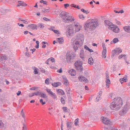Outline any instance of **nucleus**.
<instances>
[{
    "label": "nucleus",
    "instance_id": "f704fd0d",
    "mask_svg": "<svg viewBox=\"0 0 130 130\" xmlns=\"http://www.w3.org/2000/svg\"><path fill=\"white\" fill-rule=\"evenodd\" d=\"M81 11L86 14H88L89 13V11L88 10H85L84 9H82Z\"/></svg>",
    "mask_w": 130,
    "mask_h": 130
},
{
    "label": "nucleus",
    "instance_id": "680f3d73",
    "mask_svg": "<svg viewBox=\"0 0 130 130\" xmlns=\"http://www.w3.org/2000/svg\"><path fill=\"white\" fill-rule=\"evenodd\" d=\"M57 72L58 73H61L62 72V68H60L59 69H58L57 70Z\"/></svg>",
    "mask_w": 130,
    "mask_h": 130
},
{
    "label": "nucleus",
    "instance_id": "49530a36",
    "mask_svg": "<svg viewBox=\"0 0 130 130\" xmlns=\"http://www.w3.org/2000/svg\"><path fill=\"white\" fill-rule=\"evenodd\" d=\"M126 110L125 109H123L122 111L123 114L122 113V112H121L120 113V114L121 115H123V114L126 113Z\"/></svg>",
    "mask_w": 130,
    "mask_h": 130
},
{
    "label": "nucleus",
    "instance_id": "e433bc0d",
    "mask_svg": "<svg viewBox=\"0 0 130 130\" xmlns=\"http://www.w3.org/2000/svg\"><path fill=\"white\" fill-rule=\"evenodd\" d=\"M118 41V39L117 38H115L111 42V43L112 44V42H113L114 43H116Z\"/></svg>",
    "mask_w": 130,
    "mask_h": 130
},
{
    "label": "nucleus",
    "instance_id": "ddd939ff",
    "mask_svg": "<svg viewBox=\"0 0 130 130\" xmlns=\"http://www.w3.org/2000/svg\"><path fill=\"white\" fill-rule=\"evenodd\" d=\"M68 13L67 12L65 11H62L60 13L59 16L60 18H61L62 20L63 21L64 18H65L66 15H67V14Z\"/></svg>",
    "mask_w": 130,
    "mask_h": 130
},
{
    "label": "nucleus",
    "instance_id": "4468645a",
    "mask_svg": "<svg viewBox=\"0 0 130 130\" xmlns=\"http://www.w3.org/2000/svg\"><path fill=\"white\" fill-rule=\"evenodd\" d=\"M55 60L54 58L51 57L49 58L46 62V63L47 64H51L52 63L54 62Z\"/></svg>",
    "mask_w": 130,
    "mask_h": 130
},
{
    "label": "nucleus",
    "instance_id": "bb28decb",
    "mask_svg": "<svg viewBox=\"0 0 130 130\" xmlns=\"http://www.w3.org/2000/svg\"><path fill=\"white\" fill-rule=\"evenodd\" d=\"M94 60L92 57L89 58L88 60V62L90 65H92L94 63Z\"/></svg>",
    "mask_w": 130,
    "mask_h": 130
},
{
    "label": "nucleus",
    "instance_id": "412c9836",
    "mask_svg": "<svg viewBox=\"0 0 130 130\" xmlns=\"http://www.w3.org/2000/svg\"><path fill=\"white\" fill-rule=\"evenodd\" d=\"M80 58L83 60L85 58L84 52L83 50H82L80 52Z\"/></svg>",
    "mask_w": 130,
    "mask_h": 130
},
{
    "label": "nucleus",
    "instance_id": "13d9d810",
    "mask_svg": "<svg viewBox=\"0 0 130 130\" xmlns=\"http://www.w3.org/2000/svg\"><path fill=\"white\" fill-rule=\"evenodd\" d=\"M126 56L125 55H120L119 57L118 58H119L120 59L122 58V57H125V56Z\"/></svg>",
    "mask_w": 130,
    "mask_h": 130
},
{
    "label": "nucleus",
    "instance_id": "5701e85b",
    "mask_svg": "<svg viewBox=\"0 0 130 130\" xmlns=\"http://www.w3.org/2000/svg\"><path fill=\"white\" fill-rule=\"evenodd\" d=\"M66 58L68 62L70 63L71 62L72 59V57H71L70 55H68L67 54Z\"/></svg>",
    "mask_w": 130,
    "mask_h": 130
},
{
    "label": "nucleus",
    "instance_id": "f3484780",
    "mask_svg": "<svg viewBox=\"0 0 130 130\" xmlns=\"http://www.w3.org/2000/svg\"><path fill=\"white\" fill-rule=\"evenodd\" d=\"M122 50L119 48H117L112 51V52L115 53L119 54L122 52Z\"/></svg>",
    "mask_w": 130,
    "mask_h": 130
},
{
    "label": "nucleus",
    "instance_id": "69168bd1",
    "mask_svg": "<svg viewBox=\"0 0 130 130\" xmlns=\"http://www.w3.org/2000/svg\"><path fill=\"white\" fill-rule=\"evenodd\" d=\"M116 23L118 25H121V22L120 21H116Z\"/></svg>",
    "mask_w": 130,
    "mask_h": 130
},
{
    "label": "nucleus",
    "instance_id": "052dcab7",
    "mask_svg": "<svg viewBox=\"0 0 130 130\" xmlns=\"http://www.w3.org/2000/svg\"><path fill=\"white\" fill-rule=\"evenodd\" d=\"M84 48L85 49L88 51L89 49V47H88L87 45H85L84 46Z\"/></svg>",
    "mask_w": 130,
    "mask_h": 130
},
{
    "label": "nucleus",
    "instance_id": "9d476101",
    "mask_svg": "<svg viewBox=\"0 0 130 130\" xmlns=\"http://www.w3.org/2000/svg\"><path fill=\"white\" fill-rule=\"evenodd\" d=\"M106 86L107 88L109 87V84H110V81L109 78V76L108 73L106 72Z\"/></svg>",
    "mask_w": 130,
    "mask_h": 130
},
{
    "label": "nucleus",
    "instance_id": "a18cd8bd",
    "mask_svg": "<svg viewBox=\"0 0 130 130\" xmlns=\"http://www.w3.org/2000/svg\"><path fill=\"white\" fill-rule=\"evenodd\" d=\"M40 103L42 105H43L46 103L45 101L43 102V100L42 99H41L40 100Z\"/></svg>",
    "mask_w": 130,
    "mask_h": 130
},
{
    "label": "nucleus",
    "instance_id": "e2e57ef3",
    "mask_svg": "<svg viewBox=\"0 0 130 130\" xmlns=\"http://www.w3.org/2000/svg\"><path fill=\"white\" fill-rule=\"evenodd\" d=\"M34 95H34V93H31L29 95V96L30 97H32L33 96H34Z\"/></svg>",
    "mask_w": 130,
    "mask_h": 130
},
{
    "label": "nucleus",
    "instance_id": "58836bf2",
    "mask_svg": "<svg viewBox=\"0 0 130 130\" xmlns=\"http://www.w3.org/2000/svg\"><path fill=\"white\" fill-rule=\"evenodd\" d=\"M50 95L54 99H55L57 97L55 94L53 92Z\"/></svg>",
    "mask_w": 130,
    "mask_h": 130
},
{
    "label": "nucleus",
    "instance_id": "dca6fc26",
    "mask_svg": "<svg viewBox=\"0 0 130 130\" xmlns=\"http://www.w3.org/2000/svg\"><path fill=\"white\" fill-rule=\"evenodd\" d=\"M28 27L29 29H31L32 30L36 29L37 28V25L34 24L28 25Z\"/></svg>",
    "mask_w": 130,
    "mask_h": 130
},
{
    "label": "nucleus",
    "instance_id": "f8f14e48",
    "mask_svg": "<svg viewBox=\"0 0 130 130\" xmlns=\"http://www.w3.org/2000/svg\"><path fill=\"white\" fill-rule=\"evenodd\" d=\"M78 79L80 81L83 82L85 83H86L88 81L87 79L83 76H79L78 77Z\"/></svg>",
    "mask_w": 130,
    "mask_h": 130
},
{
    "label": "nucleus",
    "instance_id": "7ed1b4c3",
    "mask_svg": "<svg viewBox=\"0 0 130 130\" xmlns=\"http://www.w3.org/2000/svg\"><path fill=\"white\" fill-rule=\"evenodd\" d=\"M99 25V24L98 21L92 19L88 23L85 24L84 28L86 30H88V29L92 30L94 29Z\"/></svg>",
    "mask_w": 130,
    "mask_h": 130
},
{
    "label": "nucleus",
    "instance_id": "9b49d317",
    "mask_svg": "<svg viewBox=\"0 0 130 130\" xmlns=\"http://www.w3.org/2000/svg\"><path fill=\"white\" fill-rule=\"evenodd\" d=\"M102 46L103 50L102 57L103 58H105L106 57V53L107 52V50L106 47H105L104 43H102Z\"/></svg>",
    "mask_w": 130,
    "mask_h": 130
},
{
    "label": "nucleus",
    "instance_id": "20e7f679",
    "mask_svg": "<svg viewBox=\"0 0 130 130\" xmlns=\"http://www.w3.org/2000/svg\"><path fill=\"white\" fill-rule=\"evenodd\" d=\"M67 32L70 36H72L73 34L75 32L74 30V27L72 25H69L67 27Z\"/></svg>",
    "mask_w": 130,
    "mask_h": 130
},
{
    "label": "nucleus",
    "instance_id": "aec40b11",
    "mask_svg": "<svg viewBox=\"0 0 130 130\" xmlns=\"http://www.w3.org/2000/svg\"><path fill=\"white\" fill-rule=\"evenodd\" d=\"M18 4L17 6H26L27 5V4L23 2L19 1L18 2Z\"/></svg>",
    "mask_w": 130,
    "mask_h": 130
},
{
    "label": "nucleus",
    "instance_id": "ea45409f",
    "mask_svg": "<svg viewBox=\"0 0 130 130\" xmlns=\"http://www.w3.org/2000/svg\"><path fill=\"white\" fill-rule=\"evenodd\" d=\"M79 18L82 20H83L85 19V17L83 14H80L79 15Z\"/></svg>",
    "mask_w": 130,
    "mask_h": 130
},
{
    "label": "nucleus",
    "instance_id": "0e129e2a",
    "mask_svg": "<svg viewBox=\"0 0 130 130\" xmlns=\"http://www.w3.org/2000/svg\"><path fill=\"white\" fill-rule=\"evenodd\" d=\"M21 93V92L20 91H18V92L16 94L17 95L19 96Z\"/></svg>",
    "mask_w": 130,
    "mask_h": 130
},
{
    "label": "nucleus",
    "instance_id": "de8ad7c7",
    "mask_svg": "<svg viewBox=\"0 0 130 130\" xmlns=\"http://www.w3.org/2000/svg\"><path fill=\"white\" fill-rule=\"evenodd\" d=\"M35 95L38 96L40 95L41 93L39 92L38 91L37 92L34 93Z\"/></svg>",
    "mask_w": 130,
    "mask_h": 130
},
{
    "label": "nucleus",
    "instance_id": "a211bd4d",
    "mask_svg": "<svg viewBox=\"0 0 130 130\" xmlns=\"http://www.w3.org/2000/svg\"><path fill=\"white\" fill-rule=\"evenodd\" d=\"M68 73L72 76H75L76 74L75 71L73 69H71L68 71Z\"/></svg>",
    "mask_w": 130,
    "mask_h": 130
},
{
    "label": "nucleus",
    "instance_id": "09e8293b",
    "mask_svg": "<svg viewBox=\"0 0 130 130\" xmlns=\"http://www.w3.org/2000/svg\"><path fill=\"white\" fill-rule=\"evenodd\" d=\"M42 12H48L49 11V9H44L42 10Z\"/></svg>",
    "mask_w": 130,
    "mask_h": 130
},
{
    "label": "nucleus",
    "instance_id": "79ce46f5",
    "mask_svg": "<svg viewBox=\"0 0 130 130\" xmlns=\"http://www.w3.org/2000/svg\"><path fill=\"white\" fill-rule=\"evenodd\" d=\"M47 43V42L43 41L42 42V47L43 48H44L45 47L46 45H44L45 44H46Z\"/></svg>",
    "mask_w": 130,
    "mask_h": 130
},
{
    "label": "nucleus",
    "instance_id": "1a4fd4ad",
    "mask_svg": "<svg viewBox=\"0 0 130 130\" xmlns=\"http://www.w3.org/2000/svg\"><path fill=\"white\" fill-rule=\"evenodd\" d=\"M104 22L105 25L106 26H108V28L109 29H110V28L114 26V24L112 23L109 21L106 20Z\"/></svg>",
    "mask_w": 130,
    "mask_h": 130
},
{
    "label": "nucleus",
    "instance_id": "4d7b16f0",
    "mask_svg": "<svg viewBox=\"0 0 130 130\" xmlns=\"http://www.w3.org/2000/svg\"><path fill=\"white\" fill-rule=\"evenodd\" d=\"M23 110L22 109L21 111V114L22 117L23 118L25 117V115L24 113L23 112Z\"/></svg>",
    "mask_w": 130,
    "mask_h": 130
},
{
    "label": "nucleus",
    "instance_id": "b1692460",
    "mask_svg": "<svg viewBox=\"0 0 130 130\" xmlns=\"http://www.w3.org/2000/svg\"><path fill=\"white\" fill-rule=\"evenodd\" d=\"M52 30L53 31L55 34H56L58 36H59L60 34V31L58 30L52 29Z\"/></svg>",
    "mask_w": 130,
    "mask_h": 130
},
{
    "label": "nucleus",
    "instance_id": "f03ea898",
    "mask_svg": "<svg viewBox=\"0 0 130 130\" xmlns=\"http://www.w3.org/2000/svg\"><path fill=\"white\" fill-rule=\"evenodd\" d=\"M79 36L80 37L76 39L73 43V48L76 51L77 50L79 46L82 44L84 39V37L83 36L79 35Z\"/></svg>",
    "mask_w": 130,
    "mask_h": 130
},
{
    "label": "nucleus",
    "instance_id": "c85d7f7f",
    "mask_svg": "<svg viewBox=\"0 0 130 130\" xmlns=\"http://www.w3.org/2000/svg\"><path fill=\"white\" fill-rule=\"evenodd\" d=\"M56 40L60 44H62L64 41V40L62 38H57Z\"/></svg>",
    "mask_w": 130,
    "mask_h": 130
},
{
    "label": "nucleus",
    "instance_id": "774afa93",
    "mask_svg": "<svg viewBox=\"0 0 130 130\" xmlns=\"http://www.w3.org/2000/svg\"><path fill=\"white\" fill-rule=\"evenodd\" d=\"M43 19L44 20H45L46 21H48L50 20L46 18H44Z\"/></svg>",
    "mask_w": 130,
    "mask_h": 130
},
{
    "label": "nucleus",
    "instance_id": "423d86ee",
    "mask_svg": "<svg viewBox=\"0 0 130 130\" xmlns=\"http://www.w3.org/2000/svg\"><path fill=\"white\" fill-rule=\"evenodd\" d=\"M75 20V19L74 17L70 15L68 13L66 17L64 18L63 21L65 22H73Z\"/></svg>",
    "mask_w": 130,
    "mask_h": 130
},
{
    "label": "nucleus",
    "instance_id": "393cba45",
    "mask_svg": "<svg viewBox=\"0 0 130 130\" xmlns=\"http://www.w3.org/2000/svg\"><path fill=\"white\" fill-rule=\"evenodd\" d=\"M124 30L127 32H130V27L129 26H125L123 27Z\"/></svg>",
    "mask_w": 130,
    "mask_h": 130
},
{
    "label": "nucleus",
    "instance_id": "8fccbe9b",
    "mask_svg": "<svg viewBox=\"0 0 130 130\" xmlns=\"http://www.w3.org/2000/svg\"><path fill=\"white\" fill-rule=\"evenodd\" d=\"M49 78H47L46 79L45 81V83L47 85H48L49 84Z\"/></svg>",
    "mask_w": 130,
    "mask_h": 130
},
{
    "label": "nucleus",
    "instance_id": "4be33fe9",
    "mask_svg": "<svg viewBox=\"0 0 130 130\" xmlns=\"http://www.w3.org/2000/svg\"><path fill=\"white\" fill-rule=\"evenodd\" d=\"M127 79L126 76H124L123 78H120L119 79V81L122 84L124 82H126L127 81Z\"/></svg>",
    "mask_w": 130,
    "mask_h": 130
},
{
    "label": "nucleus",
    "instance_id": "72a5a7b5",
    "mask_svg": "<svg viewBox=\"0 0 130 130\" xmlns=\"http://www.w3.org/2000/svg\"><path fill=\"white\" fill-rule=\"evenodd\" d=\"M67 125L68 128L69 129H70L72 127V123L71 122H68L67 124Z\"/></svg>",
    "mask_w": 130,
    "mask_h": 130
},
{
    "label": "nucleus",
    "instance_id": "473e14b6",
    "mask_svg": "<svg viewBox=\"0 0 130 130\" xmlns=\"http://www.w3.org/2000/svg\"><path fill=\"white\" fill-rule=\"evenodd\" d=\"M38 27L40 28H43L44 27V24L40 23L38 24Z\"/></svg>",
    "mask_w": 130,
    "mask_h": 130
},
{
    "label": "nucleus",
    "instance_id": "864d4df0",
    "mask_svg": "<svg viewBox=\"0 0 130 130\" xmlns=\"http://www.w3.org/2000/svg\"><path fill=\"white\" fill-rule=\"evenodd\" d=\"M64 6L65 8L67 9V7H69L70 6L69 4H64Z\"/></svg>",
    "mask_w": 130,
    "mask_h": 130
},
{
    "label": "nucleus",
    "instance_id": "0eeeda50",
    "mask_svg": "<svg viewBox=\"0 0 130 130\" xmlns=\"http://www.w3.org/2000/svg\"><path fill=\"white\" fill-rule=\"evenodd\" d=\"M82 65L83 63L80 61H77L75 63L76 69L82 71L83 70V68Z\"/></svg>",
    "mask_w": 130,
    "mask_h": 130
},
{
    "label": "nucleus",
    "instance_id": "4c0bfd02",
    "mask_svg": "<svg viewBox=\"0 0 130 130\" xmlns=\"http://www.w3.org/2000/svg\"><path fill=\"white\" fill-rule=\"evenodd\" d=\"M46 90L49 95H51L53 93L50 89H47Z\"/></svg>",
    "mask_w": 130,
    "mask_h": 130
},
{
    "label": "nucleus",
    "instance_id": "6e6d98bb",
    "mask_svg": "<svg viewBox=\"0 0 130 130\" xmlns=\"http://www.w3.org/2000/svg\"><path fill=\"white\" fill-rule=\"evenodd\" d=\"M61 103L63 104H64L65 103L64 100L63 98H61Z\"/></svg>",
    "mask_w": 130,
    "mask_h": 130
},
{
    "label": "nucleus",
    "instance_id": "a878e982",
    "mask_svg": "<svg viewBox=\"0 0 130 130\" xmlns=\"http://www.w3.org/2000/svg\"><path fill=\"white\" fill-rule=\"evenodd\" d=\"M61 84V83L60 82H57L52 83V85L54 87H57L59 86H60Z\"/></svg>",
    "mask_w": 130,
    "mask_h": 130
},
{
    "label": "nucleus",
    "instance_id": "7c9ffc66",
    "mask_svg": "<svg viewBox=\"0 0 130 130\" xmlns=\"http://www.w3.org/2000/svg\"><path fill=\"white\" fill-rule=\"evenodd\" d=\"M34 70V73L35 74H37L38 73V69L36 67H34L33 68Z\"/></svg>",
    "mask_w": 130,
    "mask_h": 130
},
{
    "label": "nucleus",
    "instance_id": "bf43d9fd",
    "mask_svg": "<svg viewBox=\"0 0 130 130\" xmlns=\"http://www.w3.org/2000/svg\"><path fill=\"white\" fill-rule=\"evenodd\" d=\"M71 6L72 7H74V8H78V7H76V5H75L74 4H72L71 5Z\"/></svg>",
    "mask_w": 130,
    "mask_h": 130
},
{
    "label": "nucleus",
    "instance_id": "6ab92c4d",
    "mask_svg": "<svg viewBox=\"0 0 130 130\" xmlns=\"http://www.w3.org/2000/svg\"><path fill=\"white\" fill-rule=\"evenodd\" d=\"M99 94L97 96L96 98V101L97 102H98V101L100 100L101 98V95L102 94V91H100L99 93Z\"/></svg>",
    "mask_w": 130,
    "mask_h": 130
},
{
    "label": "nucleus",
    "instance_id": "f257e3e1",
    "mask_svg": "<svg viewBox=\"0 0 130 130\" xmlns=\"http://www.w3.org/2000/svg\"><path fill=\"white\" fill-rule=\"evenodd\" d=\"M123 102L121 98L116 97L113 100V102L110 105V108L112 110H118L121 107Z\"/></svg>",
    "mask_w": 130,
    "mask_h": 130
},
{
    "label": "nucleus",
    "instance_id": "2eb2a0df",
    "mask_svg": "<svg viewBox=\"0 0 130 130\" xmlns=\"http://www.w3.org/2000/svg\"><path fill=\"white\" fill-rule=\"evenodd\" d=\"M110 30L116 33H118L119 31V29L116 25H114V26L112 27L110 29Z\"/></svg>",
    "mask_w": 130,
    "mask_h": 130
},
{
    "label": "nucleus",
    "instance_id": "c756f323",
    "mask_svg": "<svg viewBox=\"0 0 130 130\" xmlns=\"http://www.w3.org/2000/svg\"><path fill=\"white\" fill-rule=\"evenodd\" d=\"M57 91L58 93L62 95H63L64 94V91L60 89H58Z\"/></svg>",
    "mask_w": 130,
    "mask_h": 130
},
{
    "label": "nucleus",
    "instance_id": "603ef678",
    "mask_svg": "<svg viewBox=\"0 0 130 130\" xmlns=\"http://www.w3.org/2000/svg\"><path fill=\"white\" fill-rule=\"evenodd\" d=\"M4 125L1 121H0V127L2 128L4 127Z\"/></svg>",
    "mask_w": 130,
    "mask_h": 130
},
{
    "label": "nucleus",
    "instance_id": "39448f33",
    "mask_svg": "<svg viewBox=\"0 0 130 130\" xmlns=\"http://www.w3.org/2000/svg\"><path fill=\"white\" fill-rule=\"evenodd\" d=\"M101 119L102 122L105 124L110 125L112 124L111 121L107 118L104 117H102Z\"/></svg>",
    "mask_w": 130,
    "mask_h": 130
},
{
    "label": "nucleus",
    "instance_id": "c9c22d12",
    "mask_svg": "<svg viewBox=\"0 0 130 130\" xmlns=\"http://www.w3.org/2000/svg\"><path fill=\"white\" fill-rule=\"evenodd\" d=\"M63 111L66 112H68L69 109H68V108L66 107H63L62 108Z\"/></svg>",
    "mask_w": 130,
    "mask_h": 130
},
{
    "label": "nucleus",
    "instance_id": "338daca9",
    "mask_svg": "<svg viewBox=\"0 0 130 130\" xmlns=\"http://www.w3.org/2000/svg\"><path fill=\"white\" fill-rule=\"evenodd\" d=\"M23 130H27L26 129V126H25L24 125L23 127Z\"/></svg>",
    "mask_w": 130,
    "mask_h": 130
},
{
    "label": "nucleus",
    "instance_id": "2f4dec72",
    "mask_svg": "<svg viewBox=\"0 0 130 130\" xmlns=\"http://www.w3.org/2000/svg\"><path fill=\"white\" fill-rule=\"evenodd\" d=\"M7 58L6 56L4 55H2L0 56V60H5Z\"/></svg>",
    "mask_w": 130,
    "mask_h": 130
},
{
    "label": "nucleus",
    "instance_id": "cd10ccee",
    "mask_svg": "<svg viewBox=\"0 0 130 130\" xmlns=\"http://www.w3.org/2000/svg\"><path fill=\"white\" fill-rule=\"evenodd\" d=\"M64 84L66 85H68L69 84V82L67 78H63Z\"/></svg>",
    "mask_w": 130,
    "mask_h": 130
},
{
    "label": "nucleus",
    "instance_id": "37998d69",
    "mask_svg": "<svg viewBox=\"0 0 130 130\" xmlns=\"http://www.w3.org/2000/svg\"><path fill=\"white\" fill-rule=\"evenodd\" d=\"M40 2L41 3H42L43 4L46 5H47V2L45 1H44L43 0H42L40 1Z\"/></svg>",
    "mask_w": 130,
    "mask_h": 130
},
{
    "label": "nucleus",
    "instance_id": "c03bdc74",
    "mask_svg": "<svg viewBox=\"0 0 130 130\" xmlns=\"http://www.w3.org/2000/svg\"><path fill=\"white\" fill-rule=\"evenodd\" d=\"M79 122V119L78 118L76 119L75 121L74 124L76 126L77 125L78 123Z\"/></svg>",
    "mask_w": 130,
    "mask_h": 130
},
{
    "label": "nucleus",
    "instance_id": "3c124183",
    "mask_svg": "<svg viewBox=\"0 0 130 130\" xmlns=\"http://www.w3.org/2000/svg\"><path fill=\"white\" fill-rule=\"evenodd\" d=\"M38 88L37 87H34L31 88H30V90H36L38 89Z\"/></svg>",
    "mask_w": 130,
    "mask_h": 130
},
{
    "label": "nucleus",
    "instance_id": "5fc2aeb1",
    "mask_svg": "<svg viewBox=\"0 0 130 130\" xmlns=\"http://www.w3.org/2000/svg\"><path fill=\"white\" fill-rule=\"evenodd\" d=\"M20 21H23V23H24L25 24H28V22L26 21L25 20H20Z\"/></svg>",
    "mask_w": 130,
    "mask_h": 130
},
{
    "label": "nucleus",
    "instance_id": "6e6552de",
    "mask_svg": "<svg viewBox=\"0 0 130 130\" xmlns=\"http://www.w3.org/2000/svg\"><path fill=\"white\" fill-rule=\"evenodd\" d=\"M73 27L75 29V32H79L82 28L81 25L78 23H76Z\"/></svg>",
    "mask_w": 130,
    "mask_h": 130
},
{
    "label": "nucleus",
    "instance_id": "a19ab883",
    "mask_svg": "<svg viewBox=\"0 0 130 130\" xmlns=\"http://www.w3.org/2000/svg\"><path fill=\"white\" fill-rule=\"evenodd\" d=\"M40 95L41 97L44 98H46L47 97V96H46V95L43 93H41V94Z\"/></svg>",
    "mask_w": 130,
    "mask_h": 130
}]
</instances>
